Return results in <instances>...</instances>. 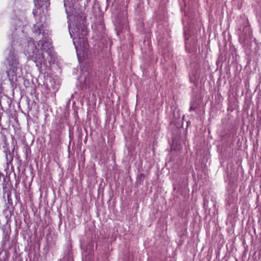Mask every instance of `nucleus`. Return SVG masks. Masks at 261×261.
<instances>
[{
  "label": "nucleus",
  "mask_w": 261,
  "mask_h": 261,
  "mask_svg": "<svg viewBox=\"0 0 261 261\" xmlns=\"http://www.w3.org/2000/svg\"><path fill=\"white\" fill-rule=\"evenodd\" d=\"M77 31L73 32L74 37L73 39V43L76 49L77 54L78 51H84L87 49L88 44L87 42V38H86L87 35V31L86 29L83 27L81 29L77 28Z\"/></svg>",
  "instance_id": "nucleus-1"
},
{
  "label": "nucleus",
  "mask_w": 261,
  "mask_h": 261,
  "mask_svg": "<svg viewBox=\"0 0 261 261\" xmlns=\"http://www.w3.org/2000/svg\"><path fill=\"white\" fill-rule=\"evenodd\" d=\"M39 2V0H34L35 5H36L37 4H38Z\"/></svg>",
  "instance_id": "nucleus-2"
}]
</instances>
